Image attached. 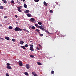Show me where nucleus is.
Here are the masks:
<instances>
[{
	"mask_svg": "<svg viewBox=\"0 0 76 76\" xmlns=\"http://www.w3.org/2000/svg\"><path fill=\"white\" fill-rule=\"evenodd\" d=\"M24 7H25V8H27L28 7V6H27V5L26 4H24Z\"/></svg>",
	"mask_w": 76,
	"mask_h": 76,
	"instance_id": "nucleus-15",
	"label": "nucleus"
},
{
	"mask_svg": "<svg viewBox=\"0 0 76 76\" xmlns=\"http://www.w3.org/2000/svg\"><path fill=\"white\" fill-rule=\"evenodd\" d=\"M36 49H37V50H39V48L38 47H37L36 48Z\"/></svg>",
	"mask_w": 76,
	"mask_h": 76,
	"instance_id": "nucleus-38",
	"label": "nucleus"
},
{
	"mask_svg": "<svg viewBox=\"0 0 76 76\" xmlns=\"http://www.w3.org/2000/svg\"><path fill=\"white\" fill-rule=\"evenodd\" d=\"M40 36H41L42 37H43L44 35L42 34H40Z\"/></svg>",
	"mask_w": 76,
	"mask_h": 76,
	"instance_id": "nucleus-37",
	"label": "nucleus"
},
{
	"mask_svg": "<svg viewBox=\"0 0 76 76\" xmlns=\"http://www.w3.org/2000/svg\"><path fill=\"white\" fill-rule=\"evenodd\" d=\"M43 4L45 6H47V4L45 1L44 2Z\"/></svg>",
	"mask_w": 76,
	"mask_h": 76,
	"instance_id": "nucleus-10",
	"label": "nucleus"
},
{
	"mask_svg": "<svg viewBox=\"0 0 76 76\" xmlns=\"http://www.w3.org/2000/svg\"><path fill=\"white\" fill-rule=\"evenodd\" d=\"M18 63L19 64V66H21V67L22 66L23 64H22V63L21 61H19L18 62Z\"/></svg>",
	"mask_w": 76,
	"mask_h": 76,
	"instance_id": "nucleus-4",
	"label": "nucleus"
},
{
	"mask_svg": "<svg viewBox=\"0 0 76 76\" xmlns=\"http://www.w3.org/2000/svg\"><path fill=\"white\" fill-rule=\"evenodd\" d=\"M35 26L36 27H38V26H38V24H35Z\"/></svg>",
	"mask_w": 76,
	"mask_h": 76,
	"instance_id": "nucleus-24",
	"label": "nucleus"
},
{
	"mask_svg": "<svg viewBox=\"0 0 76 76\" xmlns=\"http://www.w3.org/2000/svg\"><path fill=\"white\" fill-rule=\"evenodd\" d=\"M6 76H9V75L8 74V73H6Z\"/></svg>",
	"mask_w": 76,
	"mask_h": 76,
	"instance_id": "nucleus-35",
	"label": "nucleus"
},
{
	"mask_svg": "<svg viewBox=\"0 0 76 76\" xmlns=\"http://www.w3.org/2000/svg\"><path fill=\"white\" fill-rule=\"evenodd\" d=\"M7 66H10V64L9 63H8L7 64Z\"/></svg>",
	"mask_w": 76,
	"mask_h": 76,
	"instance_id": "nucleus-27",
	"label": "nucleus"
},
{
	"mask_svg": "<svg viewBox=\"0 0 76 76\" xmlns=\"http://www.w3.org/2000/svg\"><path fill=\"white\" fill-rule=\"evenodd\" d=\"M18 1V0H17V1Z\"/></svg>",
	"mask_w": 76,
	"mask_h": 76,
	"instance_id": "nucleus-50",
	"label": "nucleus"
},
{
	"mask_svg": "<svg viewBox=\"0 0 76 76\" xmlns=\"http://www.w3.org/2000/svg\"><path fill=\"white\" fill-rule=\"evenodd\" d=\"M23 30L25 31H26V32H27V33H29V31L28 30L26 29L25 28H24Z\"/></svg>",
	"mask_w": 76,
	"mask_h": 76,
	"instance_id": "nucleus-8",
	"label": "nucleus"
},
{
	"mask_svg": "<svg viewBox=\"0 0 76 76\" xmlns=\"http://www.w3.org/2000/svg\"><path fill=\"white\" fill-rule=\"evenodd\" d=\"M11 3H12L13 4H14V3H15V2L14 1L12 0L11 1Z\"/></svg>",
	"mask_w": 76,
	"mask_h": 76,
	"instance_id": "nucleus-30",
	"label": "nucleus"
},
{
	"mask_svg": "<svg viewBox=\"0 0 76 76\" xmlns=\"http://www.w3.org/2000/svg\"><path fill=\"white\" fill-rule=\"evenodd\" d=\"M38 24H39V25H42V22H38Z\"/></svg>",
	"mask_w": 76,
	"mask_h": 76,
	"instance_id": "nucleus-18",
	"label": "nucleus"
},
{
	"mask_svg": "<svg viewBox=\"0 0 76 76\" xmlns=\"http://www.w3.org/2000/svg\"><path fill=\"white\" fill-rule=\"evenodd\" d=\"M3 8H4V7H3V6H1L0 7V9H3Z\"/></svg>",
	"mask_w": 76,
	"mask_h": 76,
	"instance_id": "nucleus-23",
	"label": "nucleus"
},
{
	"mask_svg": "<svg viewBox=\"0 0 76 76\" xmlns=\"http://www.w3.org/2000/svg\"><path fill=\"white\" fill-rule=\"evenodd\" d=\"M0 39L1 40L2 39L3 40H4V39L0 37Z\"/></svg>",
	"mask_w": 76,
	"mask_h": 76,
	"instance_id": "nucleus-39",
	"label": "nucleus"
},
{
	"mask_svg": "<svg viewBox=\"0 0 76 76\" xmlns=\"http://www.w3.org/2000/svg\"><path fill=\"white\" fill-rule=\"evenodd\" d=\"M21 48H22L23 49H24V50H25L26 49V48H25V46H21Z\"/></svg>",
	"mask_w": 76,
	"mask_h": 76,
	"instance_id": "nucleus-16",
	"label": "nucleus"
},
{
	"mask_svg": "<svg viewBox=\"0 0 76 76\" xmlns=\"http://www.w3.org/2000/svg\"><path fill=\"white\" fill-rule=\"evenodd\" d=\"M34 1L35 2H38L39 0H34Z\"/></svg>",
	"mask_w": 76,
	"mask_h": 76,
	"instance_id": "nucleus-33",
	"label": "nucleus"
},
{
	"mask_svg": "<svg viewBox=\"0 0 76 76\" xmlns=\"http://www.w3.org/2000/svg\"><path fill=\"white\" fill-rule=\"evenodd\" d=\"M26 69H29L30 68L29 65L28 64H27L26 65Z\"/></svg>",
	"mask_w": 76,
	"mask_h": 76,
	"instance_id": "nucleus-3",
	"label": "nucleus"
},
{
	"mask_svg": "<svg viewBox=\"0 0 76 76\" xmlns=\"http://www.w3.org/2000/svg\"><path fill=\"white\" fill-rule=\"evenodd\" d=\"M27 16L30 17L31 16V14L28 13L27 14Z\"/></svg>",
	"mask_w": 76,
	"mask_h": 76,
	"instance_id": "nucleus-12",
	"label": "nucleus"
},
{
	"mask_svg": "<svg viewBox=\"0 0 76 76\" xmlns=\"http://www.w3.org/2000/svg\"><path fill=\"white\" fill-rule=\"evenodd\" d=\"M25 47H28V45L26 44L25 45Z\"/></svg>",
	"mask_w": 76,
	"mask_h": 76,
	"instance_id": "nucleus-31",
	"label": "nucleus"
},
{
	"mask_svg": "<svg viewBox=\"0 0 76 76\" xmlns=\"http://www.w3.org/2000/svg\"><path fill=\"white\" fill-rule=\"evenodd\" d=\"M62 37H64V36L62 35Z\"/></svg>",
	"mask_w": 76,
	"mask_h": 76,
	"instance_id": "nucleus-48",
	"label": "nucleus"
},
{
	"mask_svg": "<svg viewBox=\"0 0 76 76\" xmlns=\"http://www.w3.org/2000/svg\"><path fill=\"white\" fill-rule=\"evenodd\" d=\"M35 31H37V32H39V31H40V30L38 29H36Z\"/></svg>",
	"mask_w": 76,
	"mask_h": 76,
	"instance_id": "nucleus-25",
	"label": "nucleus"
},
{
	"mask_svg": "<svg viewBox=\"0 0 76 76\" xmlns=\"http://www.w3.org/2000/svg\"><path fill=\"white\" fill-rule=\"evenodd\" d=\"M21 1H22L23 0H20Z\"/></svg>",
	"mask_w": 76,
	"mask_h": 76,
	"instance_id": "nucleus-51",
	"label": "nucleus"
},
{
	"mask_svg": "<svg viewBox=\"0 0 76 76\" xmlns=\"http://www.w3.org/2000/svg\"><path fill=\"white\" fill-rule=\"evenodd\" d=\"M57 9H59V8H58V7H57Z\"/></svg>",
	"mask_w": 76,
	"mask_h": 76,
	"instance_id": "nucleus-47",
	"label": "nucleus"
},
{
	"mask_svg": "<svg viewBox=\"0 0 76 76\" xmlns=\"http://www.w3.org/2000/svg\"><path fill=\"white\" fill-rule=\"evenodd\" d=\"M39 28L42 30V31H45L46 33H48V34H49V32L47 30L44 29V28H43V26L42 25H41V26H38Z\"/></svg>",
	"mask_w": 76,
	"mask_h": 76,
	"instance_id": "nucleus-1",
	"label": "nucleus"
},
{
	"mask_svg": "<svg viewBox=\"0 0 76 76\" xmlns=\"http://www.w3.org/2000/svg\"><path fill=\"white\" fill-rule=\"evenodd\" d=\"M8 4H10V2L8 3Z\"/></svg>",
	"mask_w": 76,
	"mask_h": 76,
	"instance_id": "nucleus-49",
	"label": "nucleus"
},
{
	"mask_svg": "<svg viewBox=\"0 0 76 76\" xmlns=\"http://www.w3.org/2000/svg\"><path fill=\"white\" fill-rule=\"evenodd\" d=\"M30 46L31 47H34V45H30Z\"/></svg>",
	"mask_w": 76,
	"mask_h": 76,
	"instance_id": "nucleus-34",
	"label": "nucleus"
},
{
	"mask_svg": "<svg viewBox=\"0 0 76 76\" xmlns=\"http://www.w3.org/2000/svg\"><path fill=\"white\" fill-rule=\"evenodd\" d=\"M39 47H41V45H39Z\"/></svg>",
	"mask_w": 76,
	"mask_h": 76,
	"instance_id": "nucleus-46",
	"label": "nucleus"
},
{
	"mask_svg": "<svg viewBox=\"0 0 76 76\" xmlns=\"http://www.w3.org/2000/svg\"><path fill=\"white\" fill-rule=\"evenodd\" d=\"M7 69H12V68L10 66H7Z\"/></svg>",
	"mask_w": 76,
	"mask_h": 76,
	"instance_id": "nucleus-9",
	"label": "nucleus"
},
{
	"mask_svg": "<svg viewBox=\"0 0 76 76\" xmlns=\"http://www.w3.org/2000/svg\"><path fill=\"white\" fill-rule=\"evenodd\" d=\"M14 30L15 31H22L23 29H22L20 28L19 27H16L15 28Z\"/></svg>",
	"mask_w": 76,
	"mask_h": 76,
	"instance_id": "nucleus-2",
	"label": "nucleus"
},
{
	"mask_svg": "<svg viewBox=\"0 0 76 76\" xmlns=\"http://www.w3.org/2000/svg\"><path fill=\"white\" fill-rule=\"evenodd\" d=\"M8 28L9 29H13V27L11 26H9Z\"/></svg>",
	"mask_w": 76,
	"mask_h": 76,
	"instance_id": "nucleus-19",
	"label": "nucleus"
},
{
	"mask_svg": "<svg viewBox=\"0 0 76 76\" xmlns=\"http://www.w3.org/2000/svg\"><path fill=\"white\" fill-rule=\"evenodd\" d=\"M24 43V42L23 41H21L20 42V44L22 45L23 44V43Z\"/></svg>",
	"mask_w": 76,
	"mask_h": 76,
	"instance_id": "nucleus-13",
	"label": "nucleus"
},
{
	"mask_svg": "<svg viewBox=\"0 0 76 76\" xmlns=\"http://www.w3.org/2000/svg\"><path fill=\"white\" fill-rule=\"evenodd\" d=\"M31 28L32 29H35V27L34 26H33L31 27Z\"/></svg>",
	"mask_w": 76,
	"mask_h": 76,
	"instance_id": "nucleus-21",
	"label": "nucleus"
},
{
	"mask_svg": "<svg viewBox=\"0 0 76 76\" xmlns=\"http://www.w3.org/2000/svg\"><path fill=\"white\" fill-rule=\"evenodd\" d=\"M23 1H25V0H23Z\"/></svg>",
	"mask_w": 76,
	"mask_h": 76,
	"instance_id": "nucleus-45",
	"label": "nucleus"
},
{
	"mask_svg": "<svg viewBox=\"0 0 76 76\" xmlns=\"http://www.w3.org/2000/svg\"><path fill=\"white\" fill-rule=\"evenodd\" d=\"M24 74L25 75H26V76H28V73L26 72H24Z\"/></svg>",
	"mask_w": 76,
	"mask_h": 76,
	"instance_id": "nucleus-14",
	"label": "nucleus"
},
{
	"mask_svg": "<svg viewBox=\"0 0 76 76\" xmlns=\"http://www.w3.org/2000/svg\"><path fill=\"white\" fill-rule=\"evenodd\" d=\"M29 10H27L25 12V13H29Z\"/></svg>",
	"mask_w": 76,
	"mask_h": 76,
	"instance_id": "nucleus-17",
	"label": "nucleus"
},
{
	"mask_svg": "<svg viewBox=\"0 0 76 76\" xmlns=\"http://www.w3.org/2000/svg\"><path fill=\"white\" fill-rule=\"evenodd\" d=\"M50 13H53V12L52 11V10H50Z\"/></svg>",
	"mask_w": 76,
	"mask_h": 76,
	"instance_id": "nucleus-36",
	"label": "nucleus"
},
{
	"mask_svg": "<svg viewBox=\"0 0 76 76\" xmlns=\"http://www.w3.org/2000/svg\"><path fill=\"white\" fill-rule=\"evenodd\" d=\"M0 26H2V25L0 23Z\"/></svg>",
	"mask_w": 76,
	"mask_h": 76,
	"instance_id": "nucleus-43",
	"label": "nucleus"
},
{
	"mask_svg": "<svg viewBox=\"0 0 76 76\" xmlns=\"http://www.w3.org/2000/svg\"><path fill=\"white\" fill-rule=\"evenodd\" d=\"M18 9H21V8H20V7H18Z\"/></svg>",
	"mask_w": 76,
	"mask_h": 76,
	"instance_id": "nucleus-42",
	"label": "nucleus"
},
{
	"mask_svg": "<svg viewBox=\"0 0 76 76\" xmlns=\"http://www.w3.org/2000/svg\"><path fill=\"white\" fill-rule=\"evenodd\" d=\"M29 50L31 51H34V48L32 47H31L30 48Z\"/></svg>",
	"mask_w": 76,
	"mask_h": 76,
	"instance_id": "nucleus-7",
	"label": "nucleus"
},
{
	"mask_svg": "<svg viewBox=\"0 0 76 76\" xmlns=\"http://www.w3.org/2000/svg\"><path fill=\"white\" fill-rule=\"evenodd\" d=\"M32 74L34 76H38L37 74H36L35 72H32Z\"/></svg>",
	"mask_w": 76,
	"mask_h": 76,
	"instance_id": "nucleus-5",
	"label": "nucleus"
},
{
	"mask_svg": "<svg viewBox=\"0 0 76 76\" xmlns=\"http://www.w3.org/2000/svg\"><path fill=\"white\" fill-rule=\"evenodd\" d=\"M30 57H32V58H33V57H34V56L33 55H30Z\"/></svg>",
	"mask_w": 76,
	"mask_h": 76,
	"instance_id": "nucleus-32",
	"label": "nucleus"
},
{
	"mask_svg": "<svg viewBox=\"0 0 76 76\" xmlns=\"http://www.w3.org/2000/svg\"><path fill=\"white\" fill-rule=\"evenodd\" d=\"M5 39H6L7 40H9L10 39V38L8 37H5Z\"/></svg>",
	"mask_w": 76,
	"mask_h": 76,
	"instance_id": "nucleus-11",
	"label": "nucleus"
},
{
	"mask_svg": "<svg viewBox=\"0 0 76 76\" xmlns=\"http://www.w3.org/2000/svg\"><path fill=\"white\" fill-rule=\"evenodd\" d=\"M15 18H18V15H15Z\"/></svg>",
	"mask_w": 76,
	"mask_h": 76,
	"instance_id": "nucleus-41",
	"label": "nucleus"
},
{
	"mask_svg": "<svg viewBox=\"0 0 76 76\" xmlns=\"http://www.w3.org/2000/svg\"><path fill=\"white\" fill-rule=\"evenodd\" d=\"M7 18V16H5L4 17V18Z\"/></svg>",
	"mask_w": 76,
	"mask_h": 76,
	"instance_id": "nucleus-40",
	"label": "nucleus"
},
{
	"mask_svg": "<svg viewBox=\"0 0 76 76\" xmlns=\"http://www.w3.org/2000/svg\"><path fill=\"white\" fill-rule=\"evenodd\" d=\"M51 73L52 75H53L54 73V71H51Z\"/></svg>",
	"mask_w": 76,
	"mask_h": 76,
	"instance_id": "nucleus-22",
	"label": "nucleus"
},
{
	"mask_svg": "<svg viewBox=\"0 0 76 76\" xmlns=\"http://www.w3.org/2000/svg\"><path fill=\"white\" fill-rule=\"evenodd\" d=\"M12 41H13V42H15V41H16V39H12Z\"/></svg>",
	"mask_w": 76,
	"mask_h": 76,
	"instance_id": "nucleus-26",
	"label": "nucleus"
},
{
	"mask_svg": "<svg viewBox=\"0 0 76 76\" xmlns=\"http://www.w3.org/2000/svg\"><path fill=\"white\" fill-rule=\"evenodd\" d=\"M30 21L31 22H34L35 21V19L33 18H31L30 19Z\"/></svg>",
	"mask_w": 76,
	"mask_h": 76,
	"instance_id": "nucleus-6",
	"label": "nucleus"
},
{
	"mask_svg": "<svg viewBox=\"0 0 76 76\" xmlns=\"http://www.w3.org/2000/svg\"><path fill=\"white\" fill-rule=\"evenodd\" d=\"M18 12H22V10H20V9H18Z\"/></svg>",
	"mask_w": 76,
	"mask_h": 76,
	"instance_id": "nucleus-29",
	"label": "nucleus"
},
{
	"mask_svg": "<svg viewBox=\"0 0 76 76\" xmlns=\"http://www.w3.org/2000/svg\"><path fill=\"white\" fill-rule=\"evenodd\" d=\"M4 3H5V4H6L7 3V1H6V0H4L3 1Z\"/></svg>",
	"mask_w": 76,
	"mask_h": 76,
	"instance_id": "nucleus-28",
	"label": "nucleus"
},
{
	"mask_svg": "<svg viewBox=\"0 0 76 76\" xmlns=\"http://www.w3.org/2000/svg\"><path fill=\"white\" fill-rule=\"evenodd\" d=\"M20 8H21V7H22V6H20Z\"/></svg>",
	"mask_w": 76,
	"mask_h": 76,
	"instance_id": "nucleus-44",
	"label": "nucleus"
},
{
	"mask_svg": "<svg viewBox=\"0 0 76 76\" xmlns=\"http://www.w3.org/2000/svg\"><path fill=\"white\" fill-rule=\"evenodd\" d=\"M37 64L39 66H41V65H42V64H41V62H37Z\"/></svg>",
	"mask_w": 76,
	"mask_h": 76,
	"instance_id": "nucleus-20",
	"label": "nucleus"
}]
</instances>
